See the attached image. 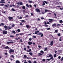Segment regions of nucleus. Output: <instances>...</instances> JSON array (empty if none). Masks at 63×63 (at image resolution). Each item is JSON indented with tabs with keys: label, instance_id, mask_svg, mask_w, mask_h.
I'll use <instances>...</instances> for the list:
<instances>
[{
	"label": "nucleus",
	"instance_id": "nucleus-63",
	"mask_svg": "<svg viewBox=\"0 0 63 63\" xmlns=\"http://www.w3.org/2000/svg\"><path fill=\"white\" fill-rule=\"evenodd\" d=\"M50 29V28H47V30H49Z\"/></svg>",
	"mask_w": 63,
	"mask_h": 63
},
{
	"label": "nucleus",
	"instance_id": "nucleus-54",
	"mask_svg": "<svg viewBox=\"0 0 63 63\" xmlns=\"http://www.w3.org/2000/svg\"><path fill=\"white\" fill-rule=\"evenodd\" d=\"M24 57H25V58H26V57H27V56L26 55H24Z\"/></svg>",
	"mask_w": 63,
	"mask_h": 63
},
{
	"label": "nucleus",
	"instance_id": "nucleus-6",
	"mask_svg": "<svg viewBox=\"0 0 63 63\" xmlns=\"http://www.w3.org/2000/svg\"><path fill=\"white\" fill-rule=\"evenodd\" d=\"M18 5H22L23 3L22 2H18L17 3Z\"/></svg>",
	"mask_w": 63,
	"mask_h": 63
},
{
	"label": "nucleus",
	"instance_id": "nucleus-9",
	"mask_svg": "<svg viewBox=\"0 0 63 63\" xmlns=\"http://www.w3.org/2000/svg\"><path fill=\"white\" fill-rule=\"evenodd\" d=\"M28 44L29 45H31L32 44V42H28Z\"/></svg>",
	"mask_w": 63,
	"mask_h": 63
},
{
	"label": "nucleus",
	"instance_id": "nucleus-58",
	"mask_svg": "<svg viewBox=\"0 0 63 63\" xmlns=\"http://www.w3.org/2000/svg\"><path fill=\"white\" fill-rule=\"evenodd\" d=\"M33 63H37V62L36 61H34L33 62Z\"/></svg>",
	"mask_w": 63,
	"mask_h": 63
},
{
	"label": "nucleus",
	"instance_id": "nucleus-7",
	"mask_svg": "<svg viewBox=\"0 0 63 63\" xmlns=\"http://www.w3.org/2000/svg\"><path fill=\"white\" fill-rule=\"evenodd\" d=\"M26 26L27 28H30L31 27L30 26H29L28 25H26Z\"/></svg>",
	"mask_w": 63,
	"mask_h": 63
},
{
	"label": "nucleus",
	"instance_id": "nucleus-48",
	"mask_svg": "<svg viewBox=\"0 0 63 63\" xmlns=\"http://www.w3.org/2000/svg\"><path fill=\"white\" fill-rule=\"evenodd\" d=\"M32 36L34 38H36V36H35L33 35Z\"/></svg>",
	"mask_w": 63,
	"mask_h": 63
},
{
	"label": "nucleus",
	"instance_id": "nucleus-45",
	"mask_svg": "<svg viewBox=\"0 0 63 63\" xmlns=\"http://www.w3.org/2000/svg\"><path fill=\"white\" fill-rule=\"evenodd\" d=\"M61 34H60V33L57 34V35L58 36H60Z\"/></svg>",
	"mask_w": 63,
	"mask_h": 63
},
{
	"label": "nucleus",
	"instance_id": "nucleus-53",
	"mask_svg": "<svg viewBox=\"0 0 63 63\" xmlns=\"http://www.w3.org/2000/svg\"><path fill=\"white\" fill-rule=\"evenodd\" d=\"M23 33H20V35H23Z\"/></svg>",
	"mask_w": 63,
	"mask_h": 63
},
{
	"label": "nucleus",
	"instance_id": "nucleus-62",
	"mask_svg": "<svg viewBox=\"0 0 63 63\" xmlns=\"http://www.w3.org/2000/svg\"><path fill=\"white\" fill-rule=\"evenodd\" d=\"M44 23L45 24V25H46L47 24V22H46L45 21L44 22Z\"/></svg>",
	"mask_w": 63,
	"mask_h": 63
},
{
	"label": "nucleus",
	"instance_id": "nucleus-27",
	"mask_svg": "<svg viewBox=\"0 0 63 63\" xmlns=\"http://www.w3.org/2000/svg\"><path fill=\"white\" fill-rule=\"evenodd\" d=\"M12 27L10 26H8V29H11Z\"/></svg>",
	"mask_w": 63,
	"mask_h": 63
},
{
	"label": "nucleus",
	"instance_id": "nucleus-55",
	"mask_svg": "<svg viewBox=\"0 0 63 63\" xmlns=\"http://www.w3.org/2000/svg\"><path fill=\"white\" fill-rule=\"evenodd\" d=\"M1 25H2V26H4V23H1Z\"/></svg>",
	"mask_w": 63,
	"mask_h": 63
},
{
	"label": "nucleus",
	"instance_id": "nucleus-39",
	"mask_svg": "<svg viewBox=\"0 0 63 63\" xmlns=\"http://www.w3.org/2000/svg\"><path fill=\"white\" fill-rule=\"evenodd\" d=\"M46 61V60L45 59H44L42 60V61L43 62H45V61Z\"/></svg>",
	"mask_w": 63,
	"mask_h": 63
},
{
	"label": "nucleus",
	"instance_id": "nucleus-10",
	"mask_svg": "<svg viewBox=\"0 0 63 63\" xmlns=\"http://www.w3.org/2000/svg\"><path fill=\"white\" fill-rule=\"evenodd\" d=\"M4 27L5 28V30H7L8 29V26H6L5 25L4 26Z\"/></svg>",
	"mask_w": 63,
	"mask_h": 63
},
{
	"label": "nucleus",
	"instance_id": "nucleus-15",
	"mask_svg": "<svg viewBox=\"0 0 63 63\" xmlns=\"http://www.w3.org/2000/svg\"><path fill=\"white\" fill-rule=\"evenodd\" d=\"M49 20H50L49 21V22H52V21L53 20V19H49Z\"/></svg>",
	"mask_w": 63,
	"mask_h": 63
},
{
	"label": "nucleus",
	"instance_id": "nucleus-25",
	"mask_svg": "<svg viewBox=\"0 0 63 63\" xmlns=\"http://www.w3.org/2000/svg\"><path fill=\"white\" fill-rule=\"evenodd\" d=\"M43 4L42 5V6H44V5H45V3L43 1Z\"/></svg>",
	"mask_w": 63,
	"mask_h": 63
},
{
	"label": "nucleus",
	"instance_id": "nucleus-61",
	"mask_svg": "<svg viewBox=\"0 0 63 63\" xmlns=\"http://www.w3.org/2000/svg\"><path fill=\"white\" fill-rule=\"evenodd\" d=\"M58 58L59 59H60L61 58V57L60 56H59L58 57Z\"/></svg>",
	"mask_w": 63,
	"mask_h": 63
},
{
	"label": "nucleus",
	"instance_id": "nucleus-46",
	"mask_svg": "<svg viewBox=\"0 0 63 63\" xmlns=\"http://www.w3.org/2000/svg\"><path fill=\"white\" fill-rule=\"evenodd\" d=\"M28 62H29V63H32L31 61L30 60L28 61Z\"/></svg>",
	"mask_w": 63,
	"mask_h": 63
},
{
	"label": "nucleus",
	"instance_id": "nucleus-34",
	"mask_svg": "<svg viewBox=\"0 0 63 63\" xmlns=\"http://www.w3.org/2000/svg\"><path fill=\"white\" fill-rule=\"evenodd\" d=\"M29 54L30 55H33V53L31 52L29 53Z\"/></svg>",
	"mask_w": 63,
	"mask_h": 63
},
{
	"label": "nucleus",
	"instance_id": "nucleus-57",
	"mask_svg": "<svg viewBox=\"0 0 63 63\" xmlns=\"http://www.w3.org/2000/svg\"><path fill=\"white\" fill-rule=\"evenodd\" d=\"M19 34H17L16 35V36H19Z\"/></svg>",
	"mask_w": 63,
	"mask_h": 63
},
{
	"label": "nucleus",
	"instance_id": "nucleus-37",
	"mask_svg": "<svg viewBox=\"0 0 63 63\" xmlns=\"http://www.w3.org/2000/svg\"><path fill=\"white\" fill-rule=\"evenodd\" d=\"M63 21L62 20H60L59 21V22H60V23H62Z\"/></svg>",
	"mask_w": 63,
	"mask_h": 63
},
{
	"label": "nucleus",
	"instance_id": "nucleus-49",
	"mask_svg": "<svg viewBox=\"0 0 63 63\" xmlns=\"http://www.w3.org/2000/svg\"><path fill=\"white\" fill-rule=\"evenodd\" d=\"M15 24H14L13 25H12V27H14L15 26Z\"/></svg>",
	"mask_w": 63,
	"mask_h": 63
},
{
	"label": "nucleus",
	"instance_id": "nucleus-26",
	"mask_svg": "<svg viewBox=\"0 0 63 63\" xmlns=\"http://www.w3.org/2000/svg\"><path fill=\"white\" fill-rule=\"evenodd\" d=\"M43 2H45V3H46V4H48V3L47 2V1H45L44 0Z\"/></svg>",
	"mask_w": 63,
	"mask_h": 63
},
{
	"label": "nucleus",
	"instance_id": "nucleus-52",
	"mask_svg": "<svg viewBox=\"0 0 63 63\" xmlns=\"http://www.w3.org/2000/svg\"><path fill=\"white\" fill-rule=\"evenodd\" d=\"M5 47V45H2V47Z\"/></svg>",
	"mask_w": 63,
	"mask_h": 63
},
{
	"label": "nucleus",
	"instance_id": "nucleus-38",
	"mask_svg": "<svg viewBox=\"0 0 63 63\" xmlns=\"http://www.w3.org/2000/svg\"><path fill=\"white\" fill-rule=\"evenodd\" d=\"M47 47H46L45 48V49H44V51H46L47 50Z\"/></svg>",
	"mask_w": 63,
	"mask_h": 63
},
{
	"label": "nucleus",
	"instance_id": "nucleus-3",
	"mask_svg": "<svg viewBox=\"0 0 63 63\" xmlns=\"http://www.w3.org/2000/svg\"><path fill=\"white\" fill-rule=\"evenodd\" d=\"M14 52V50L12 49H11L9 50V53L10 54L13 52Z\"/></svg>",
	"mask_w": 63,
	"mask_h": 63
},
{
	"label": "nucleus",
	"instance_id": "nucleus-21",
	"mask_svg": "<svg viewBox=\"0 0 63 63\" xmlns=\"http://www.w3.org/2000/svg\"><path fill=\"white\" fill-rule=\"evenodd\" d=\"M13 43L12 42H7V43L8 44H10V43Z\"/></svg>",
	"mask_w": 63,
	"mask_h": 63
},
{
	"label": "nucleus",
	"instance_id": "nucleus-8",
	"mask_svg": "<svg viewBox=\"0 0 63 63\" xmlns=\"http://www.w3.org/2000/svg\"><path fill=\"white\" fill-rule=\"evenodd\" d=\"M56 25V24L54 23L52 25V27L54 28V27H55Z\"/></svg>",
	"mask_w": 63,
	"mask_h": 63
},
{
	"label": "nucleus",
	"instance_id": "nucleus-59",
	"mask_svg": "<svg viewBox=\"0 0 63 63\" xmlns=\"http://www.w3.org/2000/svg\"><path fill=\"white\" fill-rule=\"evenodd\" d=\"M11 57H12L13 58H14V56L13 55H11Z\"/></svg>",
	"mask_w": 63,
	"mask_h": 63
},
{
	"label": "nucleus",
	"instance_id": "nucleus-12",
	"mask_svg": "<svg viewBox=\"0 0 63 63\" xmlns=\"http://www.w3.org/2000/svg\"><path fill=\"white\" fill-rule=\"evenodd\" d=\"M53 41H52L50 44V45L51 46L53 45Z\"/></svg>",
	"mask_w": 63,
	"mask_h": 63
},
{
	"label": "nucleus",
	"instance_id": "nucleus-24",
	"mask_svg": "<svg viewBox=\"0 0 63 63\" xmlns=\"http://www.w3.org/2000/svg\"><path fill=\"white\" fill-rule=\"evenodd\" d=\"M40 53H42V54H44V51H43L41 50L40 51Z\"/></svg>",
	"mask_w": 63,
	"mask_h": 63
},
{
	"label": "nucleus",
	"instance_id": "nucleus-35",
	"mask_svg": "<svg viewBox=\"0 0 63 63\" xmlns=\"http://www.w3.org/2000/svg\"><path fill=\"white\" fill-rule=\"evenodd\" d=\"M29 40L30 42H31V40H32V38H29Z\"/></svg>",
	"mask_w": 63,
	"mask_h": 63
},
{
	"label": "nucleus",
	"instance_id": "nucleus-41",
	"mask_svg": "<svg viewBox=\"0 0 63 63\" xmlns=\"http://www.w3.org/2000/svg\"><path fill=\"white\" fill-rule=\"evenodd\" d=\"M17 31L18 32H20V30H19V29H18L17 30Z\"/></svg>",
	"mask_w": 63,
	"mask_h": 63
},
{
	"label": "nucleus",
	"instance_id": "nucleus-56",
	"mask_svg": "<svg viewBox=\"0 0 63 63\" xmlns=\"http://www.w3.org/2000/svg\"><path fill=\"white\" fill-rule=\"evenodd\" d=\"M42 14H43V15H44V14H45V12H42Z\"/></svg>",
	"mask_w": 63,
	"mask_h": 63
},
{
	"label": "nucleus",
	"instance_id": "nucleus-5",
	"mask_svg": "<svg viewBox=\"0 0 63 63\" xmlns=\"http://www.w3.org/2000/svg\"><path fill=\"white\" fill-rule=\"evenodd\" d=\"M3 34H6L8 33V32L6 31H3Z\"/></svg>",
	"mask_w": 63,
	"mask_h": 63
},
{
	"label": "nucleus",
	"instance_id": "nucleus-33",
	"mask_svg": "<svg viewBox=\"0 0 63 63\" xmlns=\"http://www.w3.org/2000/svg\"><path fill=\"white\" fill-rule=\"evenodd\" d=\"M29 3H32V1L31 0H29Z\"/></svg>",
	"mask_w": 63,
	"mask_h": 63
},
{
	"label": "nucleus",
	"instance_id": "nucleus-18",
	"mask_svg": "<svg viewBox=\"0 0 63 63\" xmlns=\"http://www.w3.org/2000/svg\"><path fill=\"white\" fill-rule=\"evenodd\" d=\"M16 63H20V62L18 60H17L16 61Z\"/></svg>",
	"mask_w": 63,
	"mask_h": 63
},
{
	"label": "nucleus",
	"instance_id": "nucleus-31",
	"mask_svg": "<svg viewBox=\"0 0 63 63\" xmlns=\"http://www.w3.org/2000/svg\"><path fill=\"white\" fill-rule=\"evenodd\" d=\"M54 57H56V54H55L54 55Z\"/></svg>",
	"mask_w": 63,
	"mask_h": 63
},
{
	"label": "nucleus",
	"instance_id": "nucleus-28",
	"mask_svg": "<svg viewBox=\"0 0 63 63\" xmlns=\"http://www.w3.org/2000/svg\"><path fill=\"white\" fill-rule=\"evenodd\" d=\"M11 10L13 12H15V9L14 8H12Z\"/></svg>",
	"mask_w": 63,
	"mask_h": 63
},
{
	"label": "nucleus",
	"instance_id": "nucleus-14",
	"mask_svg": "<svg viewBox=\"0 0 63 63\" xmlns=\"http://www.w3.org/2000/svg\"><path fill=\"white\" fill-rule=\"evenodd\" d=\"M5 49H10V48L8 46H7L4 47Z\"/></svg>",
	"mask_w": 63,
	"mask_h": 63
},
{
	"label": "nucleus",
	"instance_id": "nucleus-30",
	"mask_svg": "<svg viewBox=\"0 0 63 63\" xmlns=\"http://www.w3.org/2000/svg\"><path fill=\"white\" fill-rule=\"evenodd\" d=\"M20 21H21V22H25V20H20Z\"/></svg>",
	"mask_w": 63,
	"mask_h": 63
},
{
	"label": "nucleus",
	"instance_id": "nucleus-60",
	"mask_svg": "<svg viewBox=\"0 0 63 63\" xmlns=\"http://www.w3.org/2000/svg\"><path fill=\"white\" fill-rule=\"evenodd\" d=\"M46 60H47V61L48 60V61H50V59H46Z\"/></svg>",
	"mask_w": 63,
	"mask_h": 63
},
{
	"label": "nucleus",
	"instance_id": "nucleus-19",
	"mask_svg": "<svg viewBox=\"0 0 63 63\" xmlns=\"http://www.w3.org/2000/svg\"><path fill=\"white\" fill-rule=\"evenodd\" d=\"M22 9H23L24 10H25V6H23L22 7Z\"/></svg>",
	"mask_w": 63,
	"mask_h": 63
},
{
	"label": "nucleus",
	"instance_id": "nucleus-2",
	"mask_svg": "<svg viewBox=\"0 0 63 63\" xmlns=\"http://www.w3.org/2000/svg\"><path fill=\"white\" fill-rule=\"evenodd\" d=\"M37 35H41L40 36V37H42L44 36V34H43V33H42V32H39V33L37 34Z\"/></svg>",
	"mask_w": 63,
	"mask_h": 63
},
{
	"label": "nucleus",
	"instance_id": "nucleus-4",
	"mask_svg": "<svg viewBox=\"0 0 63 63\" xmlns=\"http://www.w3.org/2000/svg\"><path fill=\"white\" fill-rule=\"evenodd\" d=\"M35 10L37 13H40V10L38 8H36Z\"/></svg>",
	"mask_w": 63,
	"mask_h": 63
},
{
	"label": "nucleus",
	"instance_id": "nucleus-11",
	"mask_svg": "<svg viewBox=\"0 0 63 63\" xmlns=\"http://www.w3.org/2000/svg\"><path fill=\"white\" fill-rule=\"evenodd\" d=\"M1 1L0 3H5V0H1Z\"/></svg>",
	"mask_w": 63,
	"mask_h": 63
},
{
	"label": "nucleus",
	"instance_id": "nucleus-1",
	"mask_svg": "<svg viewBox=\"0 0 63 63\" xmlns=\"http://www.w3.org/2000/svg\"><path fill=\"white\" fill-rule=\"evenodd\" d=\"M8 18L9 19V20L10 21H13V20H14V18H13L12 17L9 16L8 17Z\"/></svg>",
	"mask_w": 63,
	"mask_h": 63
},
{
	"label": "nucleus",
	"instance_id": "nucleus-32",
	"mask_svg": "<svg viewBox=\"0 0 63 63\" xmlns=\"http://www.w3.org/2000/svg\"><path fill=\"white\" fill-rule=\"evenodd\" d=\"M10 38H14V36L13 35H10Z\"/></svg>",
	"mask_w": 63,
	"mask_h": 63
},
{
	"label": "nucleus",
	"instance_id": "nucleus-42",
	"mask_svg": "<svg viewBox=\"0 0 63 63\" xmlns=\"http://www.w3.org/2000/svg\"><path fill=\"white\" fill-rule=\"evenodd\" d=\"M55 32H56V33H57V32H58V31L57 30H56L55 31Z\"/></svg>",
	"mask_w": 63,
	"mask_h": 63
},
{
	"label": "nucleus",
	"instance_id": "nucleus-51",
	"mask_svg": "<svg viewBox=\"0 0 63 63\" xmlns=\"http://www.w3.org/2000/svg\"><path fill=\"white\" fill-rule=\"evenodd\" d=\"M59 53H61V50H59Z\"/></svg>",
	"mask_w": 63,
	"mask_h": 63
},
{
	"label": "nucleus",
	"instance_id": "nucleus-36",
	"mask_svg": "<svg viewBox=\"0 0 63 63\" xmlns=\"http://www.w3.org/2000/svg\"><path fill=\"white\" fill-rule=\"evenodd\" d=\"M52 57V55L51 54H50L49 55V57Z\"/></svg>",
	"mask_w": 63,
	"mask_h": 63
},
{
	"label": "nucleus",
	"instance_id": "nucleus-13",
	"mask_svg": "<svg viewBox=\"0 0 63 63\" xmlns=\"http://www.w3.org/2000/svg\"><path fill=\"white\" fill-rule=\"evenodd\" d=\"M9 4H8L7 5H5L4 6L7 8H8V6H9Z\"/></svg>",
	"mask_w": 63,
	"mask_h": 63
},
{
	"label": "nucleus",
	"instance_id": "nucleus-50",
	"mask_svg": "<svg viewBox=\"0 0 63 63\" xmlns=\"http://www.w3.org/2000/svg\"><path fill=\"white\" fill-rule=\"evenodd\" d=\"M63 57H62L61 59V61H63Z\"/></svg>",
	"mask_w": 63,
	"mask_h": 63
},
{
	"label": "nucleus",
	"instance_id": "nucleus-64",
	"mask_svg": "<svg viewBox=\"0 0 63 63\" xmlns=\"http://www.w3.org/2000/svg\"><path fill=\"white\" fill-rule=\"evenodd\" d=\"M45 27H48V25H45Z\"/></svg>",
	"mask_w": 63,
	"mask_h": 63
},
{
	"label": "nucleus",
	"instance_id": "nucleus-16",
	"mask_svg": "<svg viewBox=\"0 0 63 63\" xmlns=\"http://www.w3.org/2000/svg\"><path fill=\"white\" fill-rule=\"evenodd\" d=\"M49 10L47 9H46L45 10V13H47V12H49Z\"/></svg>",
	"mask_w": 63,
	"mask_h": 63
},
{
	"label": "nucleus",
	"instance_id": "nucleus-23",
	"mask_svg": "<svg viewBox=\"0 0 63 63\" xmlns=\"http://www.w3.org/2000/svg\"><path fill=\"white\" fill-rule=\"evenodd\" d=\"M4 5V4L3 3H1L0 4V5L1 6H3Z\"/></svg>",
	"mask_w": 63,
	"mask_h": 63
},
{
	"label": "nucleus",
	"instance_id": "nucleus-17",
	"mask_svg": "<svg viewBox=\"0 0 63 63\" xmlns=\"http://www.w3.org/2000/svg\"><path fill=\"white\" fill-rule=\"evenodd\" d=\"M31 51V49H29L28 50H27L26 51L27 52H30Z\"/></svg>",
	"mask_w": 63,
	"mask_h": 63
},
{
	"label": "nucleus",
	"instance_id": "nucleus-43",
	"mask_svg": "<svg viewBox=\"0 0 63 63\" xmlns=\"http://www.w3.org/2000/svg\"><path fill=\"white\" fill-rule=\"evenodd\" d=\"M53 59V57H51V58H50V59L51 60V59Z\"/></svg>",
	"mask_w": 63,
	"mask_h": 63
},
{
	"label": "nucleus",
	"instance_id": "nucleus-29",
	"mask_svg": "<svg viewBox=\"0 0 63 63\" xmlns=\"http://www.w3.org/2000/svg\"><path fill=\"white\" fill-rule=\"evenodd\" d=\"M26 6L27 7H29V5H28V4H26Z\"/></svg>",
	"mask_w": 63,
	"mask_h": 63
},
{
	"label": "nucleus",
	"instance_id": "nucleus-40",
	"mask_svg": "<svg viewBox=\"0 0 63 63\" xmlns=\"http://www.w3.org/2000/svg\"><path fill=\"white\" fill-rule=\"evenodd\" d=\"M12 32L13 33H14V34H15V33H16V32H15V31H12Z\"/></svg>",
	"mask_w": 63,
	"mask_h": 63
},
{
	"label": "nucleus",
	"instance_id": "nucleus-20",
	"mask_svg": "<svg viewBox=\"0 0 63 63\" xmlns=\"http://www.w3.org/2000/svg\"><path fill=\"white\" fill-rule=\"evenodd\" d=\"M39 32V31H35V32L34 33L35 34H37Z\"/></svg>",
	"mask_w": 63,
	"mask_h": 63
},
{
	"label": "nucleus",
	"instance_id": "nucleus-44",
	"mask_svg": "<svg viewBox=\"0 0 63 63\" xmlns=\"http://www.w3.org/2000/svg\"><path fill=\"white\" fill-rule=\"evenodd\" d=\"M24 49L25 51H26V47H25L24 48Z\"/></svg>",
	"mask_w": 63,
	"mask_h": 63
},
{
	"label": "nucleus",
	"instance_id": "nucleus-22",
	"mask_svg": "<svg viewBox=\"0 0 63 63\" xmlns=\"http://www.w3.org/2000/svg\"><path fill=\"white\" fill-rule=\"evenodd\" d=\"M39 56H40V55H42V56L43 55V54L41 53H39Z\"/></svg>",
	"mask_w": 63,
	"mask_h": 63
},
{
	"label": "nucleus",
	"instance_id": "nucleus-47",
	"mask_svg": "<svg viewBox=\"0 0 63 63\" xmlns=\"http://www.w3.org/2000/svg\"><path fill=\"white\" fill-rule=\"evenodd\" d=\"M27 48L28 49L30 48V46H27Z\"/></svg>",
	"mask_w": 63,
	"mask_h": 63
}]
</instances>
